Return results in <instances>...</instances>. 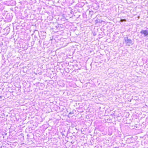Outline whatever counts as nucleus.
Returning <instances> with one entry per match:
<instances>
[{"mask_svg": "<svg viewBox=\"0 0 148 148\" xmlns=\"http://www.w3.org/2000/svg\"><path fill=\"white\" fill-rule=\"evenodd\" d=\"M140 33H141L142 34H144L145 36H147L148 35V32L146 30H142L140 32Z\"/></svg>", "mask_w": 148, "mask_h": 148, "instance_id": "f03ea898", "label": "nucleus"}, {"mask_svg": "<svg viewBox=\"0 0 148 148\" xmlns=\"http://www.w3.org/2000/svg\"><path fill=\"white\" fill-rule=\"evenodd\" d=\"M124 39L125 43L127 45L130 46L132 45V40L129 39L128 37H125Z\"/></svg>", "mask_w": 148, "mask_h": 148, "instance_id": "f257e3e1", "label": "nucleus"}, {"mask_svg": "<svg viewBox=\"0 0 148 148\" xmlns=\"http://www.w3.org/2000/svg\"><path fill=\"white\" fill-rule=\"evenodd\" d=\"M125 21V20L124 19H121V22H123V21Z\"/></svg>", "mask_w": 148, "mask_h": 148, "instance_id": "7ed1b4c3", "label": "nucleus"}]
</instances>
